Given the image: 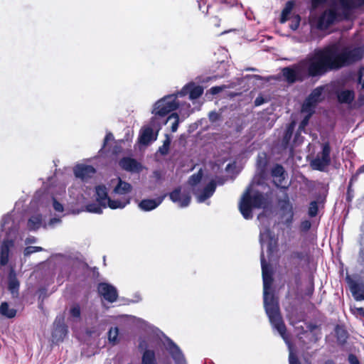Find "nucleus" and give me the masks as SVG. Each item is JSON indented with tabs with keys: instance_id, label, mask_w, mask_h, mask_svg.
Masks as SVG:
<instances>
[{
	"instance_id": "1",
	"label": "nucleus",
	"mask_w": 364,
	"mask_h": 364,
	"mask_svg": "<svg viewBox=\"0 0 364 364\" xmlns=\"http://www.w3.org/2000/svg\"><path fill=\"white\" fill-rule=\"evenodd\" d=\"M363 57V50L360 47L340 49L338 44L331 43L315 49L299 63L284 68L282 73L289 84H294L309 78H319L329 72L350 65Z\"/></svg>"
},
{
	"instance_id": "2",
	"label": "nucleus",
	"mask_w": 364,
	"mask_h": 364,
	"mask_svg": "<svg viewBox=\"0 0 364 364\" xmlns=\"http://www.w3.org/2000/svg\"><path fill=\"white\" fill-rule=\"evenodd\" d=\"M203 92L202 85L193 81L188 82L180 90L157 100L151 114H192L198 112L203 105L199 98Z\"/></svg>"
},
{
	"instance_id": "3",
	"label": "nucleus",
	"mask_w": 364,
	"mask_h": 364,
	"mask_svg": "<svg viewBox=\"0 0 364 364\" xmlns=\"http://www.w3.org/2000/svg\"><path fill=\"white\" fill-rule=\"evenodd\" d=\"M261 266L263 279L264 305L266 313L273 328L279 332L280 336L288 345L289 350V364H301L293 350L291 344L288 341L287 336L286 335V327L279 313L278 301L273 295L270 294L269 292L272 284V271L270 267L266 263L264 260L263 252L261 253Z\"/></svg>"
},
{
	"instance_id": "4",
	"label": "nucleus",
	"mask_w": 364,
	"mask_h": 364,
	"mask_svg": "<svg viewBox=\"0 0 364 364\" xmlns=\"http://www.w3.org/2000/svg\"><path fill=\"white\" fill-rule=\"evenodd\" d=\"M1 226V234L4 235L0 250V266H5L9 263V257L17 251L14 240L18 228L11 215H6L2 218Z\"/></svg>"
},
{
	"instance_id": "5",
	"label": "nucleus",
	"mask_w": 364,
	"mask_h": 364,
	"mask_svg": "<svg viewBox=\"0 0 364 364\" xmlns=\"http://www.w3.org/2000/svg\"><path fill=\"white\" fill-rule=\"evenodd\" d=\"M252 185L243 194L239 204V208L245 219L252 218V208H264L267 204V198L258 191L252 188Z\"/></svg>"
},
{
	"instance_id": "6",
	"label": "nucleus",
	"mask_w": 364,
	"mask_h": 364,
	"mask_svg": "<svg viewBox=\"0 0 364 364\" xmlns=\"http://www.w3.org/2000/svg\"><path fill=\"white\" fill-rule=\"evenodd\" d=\"M97 204L91 203L86 206L88 212L100 214L102 208L109 207L112 209L124 208L128 203L129 199L112 200L107 196V188L105 186H98L95 189Z\"/></svg>"
},
{
	"instance_id": "7",
	"label": "nucleus",
	"mask_w": 364,
	"mask_h": 364,
	"mask_svg": "<svg viewBox=\"0 0 364 364\" xmlns=\"http://www.w3.org/2000/svg\"><path fill=\"white\" fill-rule=\"evenodd\" d=\"M202 180V171L200 170L197 173L192 175L189 180V185L193 187L194 194L197 198L198 203H203L209 198L215 192L216 188V183L211 181L204 187H200V181Z\"/></svg>"
},
{
	"instance_id": "8",
	"label": "nucleus",
	"mask_w": 364,
	"mask_h": 364,
	"mask_svg": "<svg viewBox=\"0 0 364 364\" xmlns=\"http://www.w3.org/2000/svg\"><path fill=\"white\" fill-rule=\"evenodd\" d=\"M323 87L319 86L314 89L306 98L301 107V112L306 114H316L315 109L319 102L324 100L323 95Z\"/></svg>"
},
{
	"instance_id": "9",
	"label": "nucleus",
	"mask_w": 364,
	"mask_h": 364,
	"mask_svg": "<svg viewBox=\"0 0 364 364\" xmlns=\"http://www.w3.org/2000/svg\"><path fill=\"white\" fill-rule=\"evenodd\" d=\"M331 148L328 143L322 144V150L311 161V167L315 170L324 171L331 163Z\"/></svg>"
},
{
	"instance_id": "10",
	"label": "nucleus",
	"mask_w": 364,
	"mask_h": 364,
	"mask_svg": "<svg viewBox=\"0 0 364 364\" xmlns=\"http://www.w3.org/2000/svg\"><path fill=\"white\" fill-rule=\"evenodd\" d=\"M279 205L281 221L287 227H290L294 221V212L293 205L287 195L285 196L284 199L279 200Z\"/></svg>"
},
{
	"instance_id": "11",
	"label": "nucleus",
	"mask_w": 364,
	"mask_h": 364,
	"mask_svg": "<svg viewBox=\"0 0 364 364\" xmlns=\"http://www.w3.org/2000/svg\"><path fill=\"white\" fill-rule=\"evenodd\" d=\"M339 14L335 9H328L325 10L318 17L317 21V28L319 30H326L336 21H338Z\"/></svg>"
},
{
	"instance_id": "12",
	"label": "nucleus",
	"mask_w": 364,
	"mask_h": 364,
	"mask_svg": "<svg viewBox=\"0 0 364 364\" xmlns=\"http://www.w3.org/2000/svg\"><path fill=\"white\" fill-rule=\"evenodd\" d=\"M169 198L172 202L176 203L181 208L187 207L191 202L189 191L183 187H178L169 193Z\"/></svg>"
},
{
	"instance_id": "13",
	"label": "nucleus",
	"mask_w": 364,
	"mask_h": 364,
	"mask_svg": "<svg viewBox=\"0 0 364 364\" xmlns=\"http://www.w3.org/2000/svg\"><path fill=\"white\" fill-rule=\"evenodd\" d=\"M98 292L104 299L111 303L115 301L118 296L116 288L107 283H100Z\"/></svg>"
},
{
	"instance_id": "14",
	"label": "nucleus",
	"mask_w": 364,
	"mask_h": 364,
	"mask_svg": "<svg viewBox=\"0 0 364 364\" xmlns=\"http://www.w3.org/2000/svg\"><path fill=\"white\" fill-rule=\"evenodd\" d=\"M164 345L176 364H186L181 350L171 340L166 338V343H164Z\"/></svg>"
},
{
	"instance_id": "15",
	"label": "nucleus",
	"mask_w": 364,
	"mask_h": 364,
	"mask_svg": "<svg viewBox=\"0 0 364 364\" xmlns=\"http://www.w3.org/2000/svg\"><path fill=\"white\" fill-rule=\"evenodd\" d=\"M345 19H348L353 9L364 6V0H338Z\"/></svg>"
},
{
	"instance_id": "16",
	"label": "nucleus",
	"mask_w": 364,
	"mask_h": 364,
	"mask_svg": "<svg viewBox=\"0 0 364 364\" xmlns=\"http://www.w3.org/2000/svg\"><path fill=\"white\" fill-rule=\"evenodd\" d=\"M95 172V168L90 165L78 164L74 168L75 176L82 181H87L92 178Z\"/></svg>"
},
{
	"instance_id": "17",
	"label": "nucleus",
	"mask_w": 364,
	"mask_h": 364,
	"mask_svg": "<svg viewBox=\"0 0 364 364\" xmlns=\"http://www.w3.org/2000/svg\"><path fill=\"white\" fill-rule=\"evenodd\" d=\"M157 134L154 133V129L150 127H144L139 132V142L144 146H147L156 141Z\"/></svg>"
},
{
	"instance_id": "18",
	"label": "nucleus",
	"mask_w": 364,
	"mask_h": 364,
	"mask_svg": "<svg viewBox=\"0 0 364 364\" xmlns=\"http://www.w3.org/2000/svg\"><path fill=\"white\" fill-rule=\"evenodd\" d=\"M272 176L276 186L282 188H287L288 187L287 183H284L285 180V171L282 166L277 165L272 168Z\"/></svg>"
},
{
	"instance_id": "19",
	"label": "nucleus",
	"mask_w": 364,
	"mask_h": 364,
	"mask_svg": "<svg viewBox=\"0 0 364 364\" xmlns=\"http://www.w3.org/2000/svg\"><path fill=\"white\" fill-rule=\"evenodd\" d=\"M119 164L122 168L129 172L139 173L142 169L141 164L130 157L122 159Z\"/></svg>"
},
{
	"instance_id": "20",
	"label": "nucleus",
	"mask_w": 364,
	"mask_h": 364,
	"mask_svg": "<svg viewBox=\"0 0 364 364\" xmlns=\"http://www.w3.org/2000/svg\"><path fill=\"white\" fill-rule=\"evenodd\" d=\"M350 291L357 301L364 300V284L353 279H348Z\"/></svg>"
},
{
	"instance_id": "21",
	"label": "nucleus",
	"mask_w": 364,
	"mask_h": 364,
	"mask_svg": "<svg viewBox=\"0 0 364 364\" xmlns=\"http://www.w3.org/2000/svg\"><path fill=\"white\" fill-rule=\"evenodd\" d=\"M19 282L14 269H11L8 278V289L13 297H17L19 290Z\"/></svg>"
},
{
	"instance_id": "22",
	"label": "nucleus",
	"mask_w": 364,
	"mask_h": 364,
	"mask_svg": "<svg viewBox=\"0 0 364 364\" xmlns=\"http://www.w3.org/2000/svg\"><path fill=\"white\" fill-rule=\"evenodd\" d=\"M165 196L159 197L156 199H144L142 200L139 206L144 211H150L158 207L164 200Z\"/></svg>"
},
{
	"instance_id": "23",
	"label": "nucleus",
	"mask_w": 364,
	"mask_h": 364,
	"mask_svg": "<svg viewBox=\"0 0 364 364\" xmlns=\"http://www.w3.org/2000/svg\"><path fill=\"white\" fill-rule=\"evenodd\" d=\"M259 240L262 249H263L264 245H266L267 250L271 251V246L273 242V237L269 229L264 228L260 230Z\"/></svg>"
},
{
	"instance_id": "24",
	"label": "nucleus",
	"mask_w": 364,
	"mask_h": 364,
	"mask_svg": "<svg viewBox=\"0 0 364 364\" xmlns=\"http://www.w3.org/2000/svg\"><path fill=\"white\" fill-rule=\"evenodd\" d=\"M115 181L117 182V186L114 188V192L115 193L119 195H124L131 191L132 186L129 183L122 181L120 178H117Z\"/></svg>"
},
{
	"instance_id": "25",
	"label": "nucleus",
	"mask_w": 364,
	"mask_h": 364,
	"mask_svg": "<svg viewBox=\"0 0 364 364\" xmlns=\"http://www.w3.org/2000/svg\"><path fill=\"white\" fill-rule=\"evenodd\" d=\"M338 100L341 103H351L354 98L355 94L353 90H345L338 93Z\"/></svg>"
},
{
	"instance_id": "26",
	"label": "nucleus",
	"mask_w": 364,
	"mask_h": 364,
	"mask_svg": "<svg viewBox=\"0 0 364 364\" xmlns=\"http://www.w3.org/2000/svg\"><path fill=\"white\" fill-rule=\"evenodd\" d=\"M0 314L9 318L15 317L16 310L11 308L9 304L6 301L2 302L0 305Z\"/></svg>"
},
{
	"instance_id": "27",
	"label": "nucleus",
	"mask_w": 364,
	"mask_h": 364,
	"mask_svg": "<svg viewBox=\"0 0 364 364\" xmlns=\"http://www.w3.org/2000/svg\"><path fill=\"white\" fill-rule=\"evenodd\" d=\"M41 215L40 214H34L29 218L27 226L30 230H36L41 227Z\"/></svg>"
},
{
	"instance_id": "28",
	"label": "nucleus",
	"mask_w": 364,
	"mask_h": 364,
	"mask_svg": "<svg viewBox=\"0 0 364 364\" xmlns=\"http://www.w3.org/2000/svg\"><path fill=\"white\" fill-rule=\"evenodd\" d=\"M310 116L311 115H306L305 117L304 118V119L300 123L299 129H298V132L296 134L294 141H293L295 146L301 143L302 138L300 137L299 133L304 131L306 126L309 123Z\"/></svg>"
},
{
	"instance_id": "29",
	"label": "nucleus",
	"mask_w": 364,
	"mask_h": 364,
	"mask_svg": "<svg viewBox=\"0 0 364 364\" xmlns=\"http://www.w3.org/2000/svg\"><path fill=\"white\" fill-rule=\"evenodd\" d=\"M141 364H157L155 353L153 350H146L142 356Z\"/></svg>"
},
{
	"instance_id": "30",
	"label": "nucleus",
	"mask_w": 364,
	"mask_h": 364,
	"mask_svg": "<svg viewBox=\"0 0 364 364\" xmlns=\"http://www.w3.org/2000/svg\"><path fill=\"white\" fill-rule=\"evenodd\" d=\"M296 126V122L293 120L289 125L287 127L285 134L283 137V144L287 146L289 143V141L291 138L292 133L294 132V127Z\"/></svg>"
},
{
	"instance_id": "31",
	"label": "nucleus",
	"mask_w": 364,
	"mask_h": 364,
	"mask_svg": "<svg viewBox=\"0 0 364 364\" xmlns=\"http://www.w3.org/2000/svg\"><path fill=\"white\" fill-rule=\"evenodd\" d=\"M294 6V1H288L286 3L285 7L282 11V16H281V21L284 22L287 20V16L291 13V10L293 9Z\"/></svg>"
},
{
	"instance_id": "32",
	"label": "nucleus",
	"mask_w": 364,
	"mask_h": 364,
	"mask_svg": "<svg viewBox=\"0 0 364 364\" xmlns=\"http://www.w3.org/2000/svg\"><path fill=\"white\" fill-rule=\"evenodd\" d=\"M119 329L117 327L111 328L108 332V339L109 343L115 345L118 343Z\"/></svg>"
},
{
	"instance_id": "33",
	"label": "nucleus",
	"mask_w": 364,
	"mask_h": 364,
	"mask_svg": "<svg viewBox=\"0 0 364 364\" xmlns=\"http://www.w3.org/2000/svg\"><path fill=\"white\" fill-rule=\"evenodd\" d=\"M257 169L261 175H263L267 166V161L264 154L259 155L257 159Z\"/></svg>"
},
{
	"instance_id": "34",
	"label": "nucleus",
	"mask_w": 364,
	"mask_h": 364,
	"mask_svg": "<svg viewBox=\"0 0 364 364\" xmlns=\"http://www.w3.org/2000/svg\"><path fill=\"white\" fill-rule=\"evenodd\" d=\"M70 316L74 321L80 319V308L78 305H73L70 309Z\"/></svg>"
},
{
	"instance_id": "35",
	"label": "nucleus",
	"mask_w": 364,
	"mask_h": 364,
	"mask_svg": "<svg viewBox=\"0 0 364 364\" xmlns=\"http://www.w3.org/2000/svg\"><path fill=\"white\" fill-rule=\"evenodd\" d=\"M170 144H171L170 139H166L164 141L163 145H162L161 147H159V151L162 155H166V154H168V149H169Z\"/></svg>"
},
{
	"instance_id": "36",
	"label": "nucleus",
	"mask_w": 364,
	"mask_h": 364,
	"mask_svg": "<svg viewBox=\"0 0 364 364\" xmlns=\"http://www.w3.org/2000/svg\"><path fill=\"white\" fill-rule=\"evenodd\" d=\"M317 213H318L317 203L316 201H312L309 205V215L311 217H314L316 215Z\"/></svg>"
},
{
	"instance_id": "37",
	"label": "nucleus",
	"mask_w": 364,
	"mask_h": 364,
	"mask_svg": "<svg viewBox=\"0 0 364 364\" xmlns=\"http://www.w3.org/2000/svg\"><path fill=\"white\" fill-rule=\"evenodd\" d=\"M225 87H226L225 85L212 87L210 89H209L207 91V94L209 93L212 95H215L221 92L223 90H224L225 89Z\"/></svg>"
},
{
	"instance_id": "38",
	"label": "nucleus",
	"mask_w": 364,
	"mask_h": 364,
	"mask_svg": "<svg viewBox=\"0 0 364 364\" xmlns=\"http://www.w3.org/2000/svg\"><path fill=\"white\" fill-rule=\"evenodd\" d=\"M50 203H52V206L53 209L58 213H62L63 211V205L58 202L55 198H52L50 200Z\"/></svg>"
},
{
	"instance_id": "39",
	"label": "nucleus",
	"mask_w": 364,
	"mask_h": 364,
	"mask_svg": "<svg viewBox=\"0 0 364 364\" xmlns=\"http://www.w3.org/2000/svg\"><path fill=\"white\" fill-rule=\"evenodd\" d=\"M60 222V218H51L50 220V221L45 225V227H51V228H53L55 227L57 224H59Z\"/></svg>"
},
{
	"instance_id": "40",
	"label": "nucleus",
	"mask_w": 364,
	"mask_h": 364,
	"mask_svg": "<svg viewBox=\"0 0 364 364\" xmlns=\"http://www.w3.org/2000/svg\"><path fill=\"white\" fill-rule=\"evenodd\" d=\"M327 0H311V6L313 9H317L319 6L324 4Z\"/></svg>"
},
{
	"instance_id": "41",
	"label": "nucleus",
	"mask_w": 364,
	"mask_h": 364,
	"mask_svg": "<svg viewBox=\"0 0 364 364\" xmlns=\"http://www.w3.org/2000/svg\"><path fill=\"white\" fill-rule=\"evenodd\" d=\"M311 225V224L310 221L304 220L301 223V229L303 231H307L310 229Z\"/></svg>"
},
{
	"instance_id": "42",
	"label": "nucleus",
	"mask_w": 364,
	"mask_h": 364,
	"mask_svg": "<svg viewBox=\"0 0 364 364\" xmlns=\"http://www.w3.org/2000/svg\"><path fill=\"white\" fill-rule=\"evenodd\" d=\"M358 81L362 85V88H364V69L359 70Z\"/></svg>"
},
{
	"instance_id": "43",
	"label": "nucleus",
	"mask_w": 364,
	"mask_h": 364,
	"mask_svg": "<svg viewBox=\"0 0 364 364\" xmlns=\"http://www.w3.org/2000/svg\"><path fill=\"white\" fill-rule=\"evenodd\" d=\"M352 312L355 315H360L364 316V309L362 307H353L351 309Z\"/></svg>"
},
{
	"instance_id": "44",
	"label": "nucleus",
	"mask_w": 364,
	"mask_h": 364,
	"mask_svg": "<svg viewBox=\"0 0 364 364\" xmlns=\"http://www.w3.org/2000/svg\"><path fill=\"white\" fill-rule=\"evenodd\" d=\"M33 252H36V250H35V247H33V246L27 247L24 250V255L25 256H28Z\"/></svg>"
},
{
	"instance_id": "45",
	"label": "nucleus",
	"mask_w": 364,
	"mask_h": 364,
	"mask_svg": "<svg viewBox=\"0 0 364 364\" xmlns=\"http://www.w3.org/2000/svg\"><path fill=\"white\" fill-rule=\"evenodd\" d=\"M60 332L62 334L65 335V329H64V327L61 325L58 326L53 331V337H56L57 336V333L58 332Z\"/></svg>"
},
{
	"instance_id": "46",
	"label": "nucleus",
	"mask_w": 364,
	"mask_h": 364,
	"mask_svg": "<svg viewBox=\"0 0 364 364\" xmlns=\"http://www.w3.org/2000/svg\"><path fill=\"white\" fill-rule=\"evenodd\" d=\"M113 139H114L113 135L111 133H107L106 134V136H105V139H104V145H103V146L105 147L108 141H112Z\"/></svg>"
},
{
	"instance_id": "47",
	"label": "nucleus",
	"mask_w": 364,
	"mask_h": 364,
	"mask_svg": "<svg viewBox=\"0 0 364 364\" xmlns=\"http://www.w3.org/2000/svg\"><path fill=\"white\" fill-rule=\"evenodd\" d=\"M348 360H349L350 364H359V361L357 359V358L352 354H350L349 355Z\"/></svg>"
},
{
	"instance_id": "48",
	"label": "nucleus",
	"mask_w": 364,
	"mask_h": 364,
	"mask_svg": "<svg viewBox=\"0 0 364 364\" xmlns=\"http://www.w3.org/2000/svg\"><path fill=\"white\" fill-rule=\"evenodd\" d=\"M264 102V99L262 96L257 97L255 100V105L256 106H259Z\"/></svg>"
},
{
	"instance_id": "49",
	"label": "nucleus",
	"mask_w": 364,
	"mask_h": 364,
	"mask_svg": "<svg viewBox=\"0 0 364 364\" xmlns=\"http://www.w3.org/2000/svg\"><path fill=\"white\" fill-rule=\"evenodd\" d=\"M178 129V122L177 120L173 124L171 127L172 132H176Z\"/></svg>"
},
{
	"instance_id": "50",
	"label": "nucleus",
	"mask_w": 364,
	"mask_h": 364,
	"mask_svg": "<svg viewBox=\"0 0 364 364\" xmlns=\"http://www.w3.org/2000/svg\"><path fill=\"white\" fill-rule=\"evenodd\" d=\"M139 346L141 349L146 348V345L144 341H141Z\"/></svg>"
},
{
	"instance_id": "51",
	"label": "nucleus",
	"mask_w": 364,
	"mask_h": 364,
	"mask_svg": "<svg viewBox=\"0 0 364 364\" xmlns=\"http://www.w3.org/2000/svg\"><path fill=\"white\" fill-rule=\"evenodd\" d=\"M36 252L42 251L43 249L41 247H35Z\"/></svg>"
},
{
	"instance_id": "52",
	"label": "nucleus",
	"mask_w": 364,
	"mask_h": 364,
	"mask_svg": "<svg viewBox=\"0 0 364 364\" xmlns=\"http://www.w3.org/2000/svg\"><path fill=\"white\" fill-rule=\"evenodd\" d=\"M36 240L35 238H32V239H28V241L27 242L29 243V242H34Z\"/></svg>"
},
{
	"instance_id": "53",
	"label": "nucleus",
	"mask_w": 364,
	"mask_h": 364,
	"mask_svg": "<svg viewBox=\"0 0 364 364\" xmlns=\"http://www.w3.org/2000/svg\"><path fill=\"white\" fill-rule=\"evenodd\" d=\"M175 117V118H178V114H176V115H169V117L168 118V119H171L172 117Z\"/></svg>"
},
{
	"instance_id": "54",
	"label": "nucleus",
	"mask_w": 364,
	"mask_h": 364,
	"mask_svg": "<svg viewBox=\"0 0 364 364\" xmlns=\"http://www.w3.org/2000/svg\"><path fill=\"white\" fill-rule=\"evenodd\" d=\"M264 217V215L263 214H259L258 215V220H261L262 219V218Z\"/></svg>"
},
{
	"instance_id": "55",
	"label": "nucleus",
	"mask_w": 364,
	"mask_h": 364,
	"mask_svg": "<svg viewBox=\"0 0 364 364\" xmlns=\"http://www.w3.org/2000/svg\"><path fill=\"white\" fill-rule=\"evenodd\" d=\"M325 364H335L332 360H327Z\"/></svg>"
},
{
	"instance_id": "56",
	"label": "nucleus",
	"mask_w": 364,
	"mask_h": 364,
	"mask_svg": "<svg viewBox=\"0 0 364 364\" xmlns=\"http://www.w3.org/2000/svg\"><path fill=\"white\" fill-rule=\"evenodd\" d=\"M256 180H257V178H256V177H255L254 181H253V184H254L255 183H257L259 185V184L260 183V182H259V181H256Z\"/></svg>"
},
{
	"instance_id": "57",
	"label": "nucleus",
	"mask_w": 364,
	"mask_h": 364,
	"mask_svg": "<svg viewBox=\"0 0 364 364\" xmlns=\"http://www.w3.org/2000/svg\"><path fill=\"white\" fill-rule=\"evenodd\" d=\"M43 204H41V205L39 207V210H43Z\"/></svg>"
},
{
	"instance_id": "58",
	"label": "nucleus",
	"mask_w": 364,
	"mask_h": 364,
	"mask_svg": "<svg viewBox=\"0 0 364 364\" xmlns=\"http://www.w3.org/2000/svg\"><path fill=\"white\" fill-rule=\"evenodd\" d=\"M208 114H216V112L215 111H210Z\"/></svg>"
},
{
	"instance_id": "59",
	"label": "nucleus",
	"mask_w": 364,
	"mask_h": 364,
	"mask_svg": "<svg viewBox=\"0 0 364 364\" xmlns=\"http://www.w3.org/2000/svg\"><path fill=\"white\" fill-rule=\"evenodd\" d=\"M360 171H364V166L360 168Z\"/></svg>"
}]
</instances>
